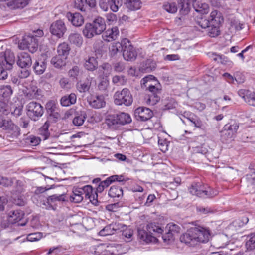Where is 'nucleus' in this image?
Returning <instances> with one entry per match:
<instances>
[{
    "instance_id": "obj_1",
    "label": "nucleus",
    "mask_w": 255,
    "mask_h": 255,
    "mask_svg": "<svg viewBox=\"0 0 255 255\" xmlns=\"http://www.w3.org/2000/svg\"><path fill=\"white\" fill-rule=\"evenodd\" d=\"M210 236L208 228L197 226L189 229L180 237V241L189 246H194L198 243L207 242Z\"/></svg>"
},
{
    "instance_id": "obj_2",
    "label": "nucleus",
    "mask_w": 255,
    "mask_h": 255,
    "mask_svg": "<svg viewBox=\"0 0 255 255\" xmlns=\"http://www.w3.org/2000/svg\"><path fill=\"white\" fill-rule=\"evenodd\" d=\"M141 84L142 87L146 88V90L150 93L145 98L147 104L154 105L159 101L162 89L155 77L152 75L145 77L141 79Z\"/></svg>"
},
{
    "instance_id": "obj_3",
    "label": "nucleus",
    "mask_w": 255,
    "mask_h": 255,
    "mask_svg": "<svg viewBox=\"0 0 255 255\" xmlns=\"http://www.w3.org/2000/svg\"><path fill=\"white\" fill-rule=\"evenodd\" d=\"M106 28L105 19L101 17H97L92 22L85 24L83 29V34L86 38L90 39L102 34Z\"/></svg>"
},
{
    "instance_id": "obj_4",
    "label": "nucleus",
    "mask_w": 255,
    "mask_h": 255,
    "mask_svg": "<svg viewBox=\"0 0 255 255\" xmlns=\"http://www.w3.org/2000/svg\"><path fill=\"white\" fill-rule=\"evenodd\" d=\"M193 195L202 198H211L218 194V192L201 182L193 183L189 188Z\"/></svg>"
},
{
    "instance_id": "obj_5",
    "label": "nucleus",
    "mask_w": 255,
    "mask_h": 255,
    "mask_svg": "<svg viewBox=\"0 0 255 255\" xmlns=\"http://www.w3.org/2000/svg\"><path fill=\"white\" fill-rule=\"evenodd\" d=\"M27 115L32 121H37L44 113L42 105L36 102L31 101L26 105Z\"/></svg>"
},
{
    "instance_id": "obj_6",
    "label": "nucleus",
    "mask_w": 255,
    "mask_h": 255,
    "mask_svg": "<svg viewBox=\"0 0 255 255\" xmlns=\"http://www.w3.org/2000/svg\"><path fill=\"white\" fill-rule=\"evenodd\" d=\"M114 102L117 105H124L129 106L133 102V98L130 91L128 88H124L121 91H117L114 95Z\"/></svg>"
},
{
    "instance_id": "obj_7",
    "label": "nucleus",
    "mask_w": 255,
    "mask_h": 255,
    "mask_svg": "<svg viewBox=\"0 0 255 255\" xmlns=\"http://www.w3.org/2000/svg\"><path fill=\"white\" fill-rule=\"evenodd\" d=\"M15 61L14 54L10 50H6L0 54V65L6 70H11Z\"/></svg>"
},
{
    "instance_id": "obj_8",
    "label": "nucleus",
    "mask_w": 255,
    "mask_h": 255,
    "mask_svg": "<svg viewBox=\"0 0 255 255\" xmlns=\"http://www.w3.org/2000/svg\"><path fill=\"white\" fill-rule=\"evenodd\" d=\"M38 40L32 35H25L20 43L19 46L23 49H28L34 53L38 48Z\"/></svg>"
},
{
    "instance_id": "obj_9",
    "label": "nucleus",
    "mask_w": 255,
    "mask_h": 255,
    "mask_svg": "<svg viewBox=\"0 0 255 255\" xmlns=\"http://www.w3.org/2000/svg\"><path fill=\"white\" fill-rule=\"evenodd\" d=\"M238 128L239 124L236 122L225 125L221 131L222 140L226 141L233 138L236 134Z\"/></svg>"
},
{
    "instance_id": "obj_10",
    "label": "nucleus",
    "mask_w": 255,
    "mask_h": 255,
    "mask_svg": "<svg viewBox=\"0 0 255 255\" xmlns=\"http://www.w3.org/2000/svg\"><path fill=\"white\" fill-rule=\"evenodd\" d=\"M123 55L124 59L127 61H132L136 58L137 52L129 41L123 44Z\"/></svg>"
},
{
    "instance_id": "obj_11",
    "label": "nucleus",
    "mask_w": 255,
    "mask_h": 255,
    "mask_svg": "<svg viewBox=\"0 0 255 255\" xmlns=\"http://www.w3.org/2000/svg\"><path fill=\"white\" fill-rule=\"evenodd\" d=\"M50 30L52 35L58 38H61L66 32L67 28L62 20H58L51 24Z\"/></svg>"
},
{
    "instance_id": "obj_12",
    "label": "nucleus",
    "mask_w": 255,
    "mask_h": 255,
    "mask_svg": "<svg viewBox=\"0 0 255 255\" xmlns=\"http://www.w3.org/2000/svg\"><path fill=\"white\" fill-rule=\"evenodd\" d=\"M134 115L138 121H146L152 118L153 113L149 108L139 107L135 110Z\"/></svg>"
},
{
    "instance_id": "obj_13",
    "label": "nucleus",
    "mask_w": 255,
    "mask_h": 255,
    "mask_svg": "<svg viewBox=\"0 0 255 255\" xmlns=\"http://www.w3.org/2000/svg\"><path fill=\"white\" fill-rule=\"evenodd\" d=\"M45 108L49 118L53 119L54 121H56L60 118V115L54 101H48L46 104Z\"/></svg>"
},
{
    "instance_id": "obj_14",
    "label": "nucleus",
    "mask_w": 255,
    "mask_h": 255,
    "mask_svg": "<svg viewBox=\"0 0 255 255\" xmlns=\"http://www.w3.org/2000/svg\"><path fill=\"white\" fill-rule=\"evenodd\" d=\"M119 35L118 28L116 26L109 28L102 34L103 39L107 42H111L117 39Z\"/></svg>"
},
{
    "instance_id": "obj_15",
    "label": "nucleus",
    "mask_w": 255,
    "mask_h": 255,
    "mask_svg": "<svg viewBox=\"0 0 255 255\" xmlns=\"http://www.w3.org/2000/svg\"><path fill=\"white\" fill-rule=\"evenodd\" d=\"M32 64L30 55L26 52H21L18 55L17 64L22 68L29 67Z\"/></svg>"
},
{
    "instance_id": "obj_16",
    "label": "nucleus",
    "mask_w": 255,
    "mask_h": 255,
    "mask_svg": "<svg viewBox=\"0 0 255 255\" xmlns=\"http://www.w3.org/2000/svg\"><path fill=\"white\" fill-rule=\"evenodd\" d=\"M24 215L23 212L20 210L11 211L8 214L7 221L9 224H15L20 221Z\"/></svg>"
},
{
    "instance_id": "obj_17",
    "label": "nucleus",
    "mask_w": 255,
    "mask_h": 255,
    "mask_svg": "<svg viewBox=\"0 0 255 255\" xmlns=\"http://www.w3.org/2000/svg\"><path fill=\"white\" fill-rule=\"evenodd\" d=\"M25 97L29 100L39 99L42 96L41 90L36 86H31L24 92Z\"/></svg>"
},
{
    "instance_id": "obj_18",
    "label": "nucleus",
    "mask_w": 255,
    "mask_h": 255,
    "mask_svg": "<svg viewBox=\"0 0 255 255\" xmlns=\"http://www.w3.org/2000/svg\"><path fill=\"white\" fill-rule=\"evenodd\" d=\"M67 17L68 20L71 21L73 25L76 27L81 26L84 22L83 17L79 13L72 14L69 12L67 14Z\"/></svg>"
},
{
    "instance_id": "obj_19",
    "label": "nucleus",
    "mask_w": 255,
    "mask_h": 255,
    "mask_svg": "<svg viewBox=\"0 0 255 255\" xmlns=\"http://www.w3.org/2000/svg\"><path fill=\"white\" fill-rule=\"evenodd\" d=\"M47 64L46 59L43 58H38L34 64L33 68L35 73L37 75L43 74L46 68Z\"/></svg>"
},
{
    "instance_id": "obj_20",
    "label": "nucleus",
    "mask_w": 255,
    "mask_h": 255,
    "mask_svg": "<svg viewBox=\"0 0 255 255\" xmlns=\"http://www.w3.org/2000/svg\"><path fill=\"white\" fill-rule=\"evenodd\" d=\"M209 54V56L212 58L215 61L230 67L233 65V62L224 55L217 54L214 53H210Z\"/></svg>"
},
{
    "instance_id": "obj_21",
    "label": "nucleus",
    "mask_w": 255,
    "mask_h": 255,
    "mask_svg": "<svg viewBox=\"0 0 255 255\" xmlns=\"http://www.w3.org/2000/svg\"><path fill=\"white\" fill-rule=\"evenodd\" d=\"M105 103L104 97L102 95L93 97L89 100L91 106L96 109L104 107Z\"/></svg>"
},
{
    "instance_id": "obj_22",
    "label": "nucleus",
    "mask_w": 255,
    "mask_h": 255,
    "mask_svg": "<svg viewBox=\"0 0 255 255\" xmlns=\"http://www.w3.org/2000/svg\"><path fill=\"white\" fill-rule=\"evenodd\" d=\"M77 97L74 93L69 95L63 96L60 100V103L62 106L67 107L75 104L76 102Z\"/></svg>"
},
{
    "instance_id": "obj_23",
    "label": "nucleus",
    "mask_w": 255,
    "mask_h": 255,
    "mask_svg": "<svg viewBox=\"0 0 255 255\" xmlns=\"http://www.w3.org/2000/svg\"><path fill=\"white\" fill-rule=\"evenodd\" d=\"M31 0H11L7 2V6L11 8H22L27 5Z\"/></svg>"
},
{
    "instance_id": "obj_24",
    "label": "nucleus",
    "mask_w": 255,
    "mask_h": 255,
    "mask_svg": "<svg viewBox=\"0 0 255 255\" xmlns=\"http://www.w3.org/2000/svg\"><path fill=\"white\" fill-rule=\"evenodd\" d=\"M0 98H3L9 101L13 93V90L10 85H2L0 87Z\"/></svg>"
},
{
    "instance_id": "obj_25",
    "label": "nucleus",
    "mask_w": 255,
    "mask_h": 255,
    "mask_svg": "<svg viewBox=\"0 0 255 255\" xmlns=\"http://www.w3.org/2000/svg\"><path fill=\"white\" fill-rule=\"evenodd\" d=\"M193 6L196 11L202 14L208 13L209 10V7L208 4L199 1L193 3Z\"/></svg>"
},
{
    "instance_id": "obj_26",
    "label": "nucleus",
    "mask_w": 255,
    "mask_h": 255,
    "mask_svg": "<svg viewBox=\"0 0 255 255\" xmlns=\"http://www.w3.org/2000/svg\"><path fill=\"white\" fill-rule=\"evenodd\" d=\"M210 21L212 24L219 25L223 22V18L221 13L217 10L212 11L210 15Z\"/></svg>"
},
{
    "instance_id": "obj_27",
    "label": "nucleus",
    "mask_w": 255,
    "mask_h": 255,
    "mask_svg": "<svg viewBox=\"0 0 255 255\" xmlns=\"http://www.w3.org/2000/svg\"><path fill=\"white\" fill-rule=\"evenodd\" d=\"M68 40L71 44L77 47H80L83 43V38L78 33H71L68 37Z\"/></svg>"
},
{
    "instance_id": "obj_28",
    "label": "nucleus",
    "mask_w": 255,
    "mask_h": 255,
    "mask_svg": "<svg viewBox=\"0 0 255 255\" xmlns=\"http://www.w3.org/2000/svg\"><path fill=\"white\" fill-rule=\"evenodd\" d=\"M66 60L65 57L58 54L52 58L51 63L55 67L59 68L66 65Z\"/></svg>"
},
{
    "instance_id": "obj_29",
    "label": "nucleus",
    "mask_w": 255,
    "mask_h": 255,
    "mask_svg": "<svg viewBox=\"0 0 255 255\" xmlns=\"http://www.w3.org/2000/svg\"><path fill=\"white\" fill-rule=\"evenodd\" d=\"M91 85V80L87 78L84 81H79L76 84V87L80 93H84L89 90Z\"/></svg>"
},
{
    "instance_id": "obj_30",
    "label": "nucleus",
    "mask_w": 255,
    "mask_h": 255,
    "mask_svg": "<svg viewBox=\"0 0 255 255\" xmlns=\"http://www.w3.org/2000/svg\"><path fill=\"white\" fill-rule=\"evenodd\" d=\"M81 188L73 190L72 194L70 197V200L75 203H80L83 200V194Z\"/></svg>"
},
{
    "instance_id": "obj_31",
    "label": "nucleus",
    "mask_w": 255,
    "mask_h": 255,
    "mask_svg": "<svg viewBox=\"0 0 255 255\" xmlns=\"http://www.w3.org/2000/svg\"><path fill=\"white\" fill-rule=\"evenodd\" d=\"M246 180L248 187H250L253 192H255V170L251 169V173L246 175Z\"/></svg>"
},
{
    "instance_id": "obj_32",
    "label": "nucleus",
    "mask_w": 255,
    "mask_h": 255,
    "mask_svg": "<svg viewBox=\"0 0 255 255\" xmlns=\"http://www.w3.org/2000/svg\"><path fill=\"white\" fill-rule=\"evenodd\" d=\"M138 236L141 241L145 242L146 243H149L153 241L154 239L153 236L150 235L148 232H146L144 230L138 229Z\"/></svg>"
},
{
    "instance_id": "obj_33",
    "label": "nucleus",
    "mask_w": 255,
    "mask_h": 255,
    "mask_svg": "<svg viewBox=\"0 0 255 255\" xmlns=\"http://www.w3.org/2000/svg\"><path fill=\"white\" fill-rule=\"evenodd\" d=\"M106 244H100L97 245L92 246L90 248V252L94 255H102L106 250Z\"/></svg>"
},
{
    "instance_id": "obj_34",
    "label": "nucleus",
    "mask_w": 255,
    "mask_h": 255,
    "mask_svg": "<svg viewBox=\"0 0 255 255\" xmlns=\"http://www.w3.org/2000/svg\"><path fill=\"white\" fill-rule=\"evenodd\" d=\"M10 111L9 101L3 98H0V112L4 115H7Z\"/></svg>"
},
{
    "instance_id": "obj_35",
    "label": "nucleus",
    "mask_w": 255,
    "mask_h": 255,
    "mask_svg": "<svg viewBox=\"0 0 255 255\" xmlns=\"http://www.w3.org/2000/svg\"><path fill=\"white\" fill-rule=\"evenodd\" d=\"M70 48L69 45L66 43L63 42L60 44L57 47V52L59 55L65 57L67 58V56L69 54Z\"/></svg>"
},
{
    "instance_id": "obj_36",
    "label": "nucleus",
    "mask_w": 255,
    "mask_h": 255,
    "mask_svg": "<svg viewBox=\"0 0 255 255\" xmlns=\"http://www.w3.org/2000/svg\"><path fill=\"white\" fill-rule=\"evenodd\" d=\"M118 123L119 125H124L129 124L131 122V118L130 115L128 113L122 112L117 115Z\"/></svg>"
},
{
    "instance_id": "obj_37",
    "label": "nucleus",
    "mask_w": 255,
    "mask_h": 255,
    "mask_svg": "<svg viewBox=\"0 0 255 255\" xmlns=\"http://www.w3.org/2000/svg\"><path fill=\"white\" fill-rule=\"evenodd\" d=\"M196 0H180L179 4L181 6L180 11L183 14H187L190 10V5L191 3H194Z\"/></svg>"
},
{
    "instance_id": "obj_38",
    "label": "nucleus",
    "mask_w": 255,
    "mask_h": 255,
    "mask_svg": "<svg viewBox=\"0 0 255 255\" xmlns=\"http://www.w3.org/2000/svg\"><path fill=\"white\" fill-rule=\"evenodd\" d=\"M146 229L148 233L152 236L157 234H160L163 231L161 227L153 223L148 224L147 225Z\"/></svg>"
},
{
    "instance_id": "obj_39",
    "label": "nucleus",
    "mask_w": 255,
    "mask_h": 255,
    "mask_svg": "<svg viewBox=\"0 0 255 255\" xmlns=\"http://www.w3.org/2000/svg\"><path fill=\"white\" fill-rule=\"evenodd\" d=\"M123 194V189L119 186H112L108 192V195L112 198L122 197Z\"/></svg>"
},
{
    "instance_id": "obj_40",
    "label": "nucleus",
    "mask_w": 255,
    "mask_h": 255,
    "mask_svg": "<svg viewBox=\"0 0 255 255\" xmlns=\"http://www.w3.org/2000/svg\"><path fill=\"white\" fill-rule=\"evenodd\" d=\"M98 66V62L94 57H89L84 63L85 68L89 71H93Z\"/></svg>"
},
{
    "instance_id": "obj_41",
    "label": "nucleus",
    "mask_w": 255,
    "mask_h": 255,
    "mask_svg": "<svg viewBox=\"0 0 255 255\" xmlns=\"http://www.w3.org/2000/svg\"><path fill=\"white\" fill-rule=\"evenodd\" d=\"M127 8L130 10H136L141 7L140 0H126Z\"/></svg>"
},
{
    "instance_id": "obj_42",
    "label": "nucleus",
    "mask_w": 255,
    "mask_h": 255,
    "mask_svg": "<svg viewBox=\"0 0 255 255\" xmlns=\"http://www.w3.org/2000/svg\"><path fill=\"white\" fill-rule=\"evenodd\" d=\"M116 230V229L115 228V225L110 224L106 226L102 230L100 231L99 235L102 236L111 235L115 233Z\"/></svg>"
},
{
    "instance_id": "obj_43",
    "label": "nucleus",
    "mask_w": 255,
    "mask_h": 255,
    "mask_svg": "<svg viewBox=\"0 0 255 255\" xmlns=\"http://www.w3.org/2000/svg\"><path fill=\"white\" fill-rule=\"evenodd\" d=\"M108 4L110 9L114 12H116L119 10L123 4V0H108Z\"/></svg>"
},
{
    "instance_id": "obj_44",
    "label": "nucleus",
    "mask_w": 255,
    "mask_h": 255,
    "mask_svg": "<svg viewBox=\"0 0 255 255\" xmlns=\"http://www.w3.org/2000/svg\"><path fill=\"white\" fill-rule=\"evenodd\" d=\"M49 124L46 122L39 129V133L43 137V140H46L50 136V132L48 130Z\"/></svg>"
},
{
    "instance_id": "obj_45",
    "label": "nucleus",
    "mask_w": 255,
    "mask_h": 255,
    "mask_svg": "<svg viewBox=\"0 0 255 255\" xmlns=\"http://www.w3.org/2000/svg\"><path fill=\"white\" fill-rule=\"evenodd\" d=\"M163 8L168 13H175L177 11V6L175 2H166L163 5Z\"/></svg>"
},
{
    "instance_id": "obj_46",
    "label": "nucleus",
    "mask_w": 255,
    "mask_h": 255,
    "mask_svg": "<svg viewBox=\"0 0 255 255\" xmlns=\"http://www.w3.org/2000/svg\"><path fill=\"white\" fill-rule=\"evenodd\" d=\"M124 43L119 42L113 43L110 47V53L112 56L115 55L118 52L123 50V46Z\"/></svg>"
},
{
    "instance_id": "obj_47",
    "label": "nucleus",
    "mask_w": 255,
    "mask_h": 255,
    "mask_svg": "<svg viewBox=\"0 0 255 255\" xmlns=\"http://www.w3.org/2000/svg\"><path fill=\"white\" fill-rule=\"evenodd\" d=\"M196 23L202 28L205 29L209 27L210 21L205 17L201 16L197 18Z\"/></svg>"
},
{
    "instance_id": "obj_48",
    "label": "nucleus",
    "mask_w": 255,
    "mask_h": 255,
    "mask_svg": "<svg viewBox=\"0 0 255 255\" xmlns=\"http://www.w3.org/2000/svg\"><path fill=\"white\" fill-rule=\"evenodd\" d=\"M0 128L5 130H12L14 129L15 125L11 120H4L2 118V122H1Z\"/></svg>"
},
{
    "instance_id": "obj_49",
    "label": "nucleus",
    "mask_w": 255,
    "mask_h": 255,
    "mask_svg": "<svg viewBox=\"0 0 255 255\" xmlns=\"http://www.w3.org/2000/svg\"><path fill=\"white\" fill-rule=\"evenodd\" d=\"M122 236L126 242H129L132 240L133 230L130 228H126L122 231Z\"/></svg>"
},
{
    "instance_id": "obj_50",
    "label": "nucleus",
    "mask_w": 255,
    "mask_h": 255,
    "mask_svg": "<svg viewBox=\"0 0 255 255\" xmlns=\"http://www.w3.org/2000/svg\"><path fill=\"white\" fill-rule=\"evenodd\" d=\"M43 237V233L41 232H36L29 234L27 236V240L30 242L37 241Z\"/></svg>"
},
{
    "instance_id": "obj_51",
    "label": "nucleus",
    "mask_w": 255,
    "mask_h": 255,
    "mask_svg": "<svg viewBox=\"0 0 255 255\" xmlns=\"http://www.w3.org/2000/svg\"><path fill=\"white\" fill-rule=\"evenodd\" d=\"M124 180V178L123 175H114L109 177L105 181L109 186L111 183L115 181L122 182Z\"/></svg>"
},
{
    "instance_id": "obj_52",
    "label": "nucleus",
    "mask_w": 255,
    "mask_h": 255,
    "mask_svg": "<svg viewBox=\"0 0 255 255\" xmlns=\"http://www.w3.org/2000/svg\"><path fill=\"white\" fill-rule=\"evenodd\" d=\"M158 143L160 149L163 152H165L168 150L169 142L165 139L158 137Z\"/></svg>"
},
{
    "instance_id": "obj_53",
    "label": "nucleus",
    "mask_w": 255,
    "mask_h": 255,
    "mask_svg": "<svg viewBox=\"0 0 255 255\" xmlns=\"http://www.w3.org/2000/svg\"><path fill=\"white\" fill-rule=\"evenodd\" d=\"M12 184L13 181L11 178L3 176L0 174V185L8 187L11 186Z\"/></svg>"
},
{
    "instance_id": "obj_54",
    "label": "nucleus",
    "mask_w": 255,
    "mask_h": 255,
    "mask_svg": "<svg viewBox=\"0 0 255 255\" xmlns=\"http://www.w3.org/2000/svg\"><path fill=\"white\" fill-rule=\"evenodd\" d=\"M212 26H209L208 28L209 35L211 37H215L219 35L220 31L219 30V26L212 24Z\"/></svg>"
},
{
    "instance_id": "obj_55",
    "label": "nucleus",
    "mask_w": 255,
    "mask_h": 255,
    "mask_svg": "<svg viewBox=\"0 0 255 255\" xmlns=\"http://www.w3.org/2000/svg\"><path fill=\"white\" fill-rule=\"evenodd\" d=\"M126 79L124 76H114L112 78V82L117 85H123L126 83Z\"/></svg>"
},
{
    "instance_id": "obj_56",
    "label": "nucleus",
    "mask_w": 255,
    "mask_h": 255,
    "mask_svg": "<svg viewBox=\"0 0 255 255\" xmlns=\"http://www.w3.org/2000/svg\"><path fill=\"white\" fill-rule=\"evenodd\" d=\"M166 228L168 229V233H170L172 235L174 233L179 232L180 230V227L173 223L168 224Z\"/></svg>"
},
{
    "instance_id": "obj_57",
    "label": "nucleus",
    "mask_w": 255,
    "mask_h": 255,
    "mask_svg": "<svg viewBox=\"0 0 255 255\" xmlns=\"http://www.w3.org/2000/svg\"><path fill=\"white\" fill-rule=\"evenodd\" d=\"M85 115L81 114L80 116H76L73 120V123L75 126H81L85 119Z\"/></svg>"
},
{
    "instance_id": "obj_58",
    "label": "nucleus",
    "mask_w": 255,
    "mask_h": 255,
    "mask_svg": "<svg viewBox=\"0 0 255 255\" xmlns=\"http://www.w3.org/2000/svg\"><path fill=\"white\" fill-rule=\"evenodd\" d=\"M65 200V195L64 194H61L59 195H53L52 196H49L47 198L48 202H53L56 201H63Z\"/></svg>"
},
{
    "instance_id": "obj_59",
    "label": "nucleus",
    "mask_w": 255,
    "mask_h": 255,
    "mask_svg": "<svg viewBox=\"0 0 255 255\" xmlns=\"http://www.w3.org/2000/svg\"><path fill=\"white\" fill-rule=\"evenodd\" d=\"M249 239L246 242V245L252 250L255 248V232L252 233L249 236Z\"/></svg>"
},
{
    "instance_id": "obj_60",
    "label": "nucleus",
    "mask_w": 255,
    "mask_h": 255,
    "mask_svg": "<svg viewBox=\"0 0 255 255\" xmlns=\"http://www.w3.org/2000/svg\"><path fill=\"white\" fill-rule=\"evenodd\" d=\"M26 140L27 142L32 146H36L38 145L41 141V139L39 137L33 135H30L28 137Z\"/></svg>"
},
{
    "instance_id": "obj_61",
    "label": "nucleus",
    "mask_w": 255,
    "mask_h": 255,
    "mask_svg": "<svg viewBox=\"0 0 255 255\" xmlns=\"http://www.w3.org/2000/svg\"><path fill=\"white\" fill-rule=\"evenodd\" d=\"M100 70L107 77L111 73V66L110 64L108 63H104L102 65L100 69Z\"/></svg>"
},
{
    "instance_id": "obj_62",
    "label": "nucleus",
    "mask_w": 255,
    "mask_h": 255,
    "mask_svg": "<svg viewBox=\"0 0 255 255\" xmlns=\"http://www.w3.org/2000/svg\"><path fill=\"white\" fill-rule=\"evenodd\" d=\"M81 188L82 190L81 191H82L83 195H85L86 198H87L88 196L95 191L93 190V189L91 185H86Z\"/></svg>"
},
{
    "instance_id": "obj_63",
    "label": "nucleus",
    "mask_w": 255,
    "mask_h": 255,
    "mask_svg": "<svg viewBox=\"0 0 255 255\" xmlns=\"http://www.w3.org/2000/svg\"><path fill=\"white\" fill-rule=\"evenodd\" d=\"M245 102L249 105L255 107V93L251 92L248 97H246Z\"/></svg>"
},
{
    "instance_id": "obj_64",
    "label": "nucleus",
    "mask_w": 255,
    "mask_h": 255,
    "mask_svg": "<svg viewBox=\"0 0 255 255\" xmlns=\"http://www.w3.org/2000/svg\"><path fill=\"white\" fill-rule=\"evenodd\" d=\"M116 249L111 246L107 245L106 250H104L103 254L102 255H116L115 253Z\"/></svg>"
}]
</instances>
